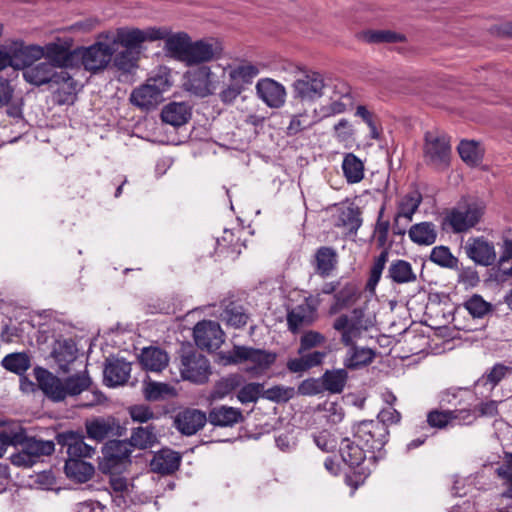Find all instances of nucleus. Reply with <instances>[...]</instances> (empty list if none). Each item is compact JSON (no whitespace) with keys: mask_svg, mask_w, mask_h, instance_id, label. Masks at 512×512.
<instances>
[{"mask_svg":"<svg viewBox=\"0 0 512 512\" xmlns=\"http://www.w3.org/2000/svg\"><path fill=\"white\" fill-rule=\"evenodd\" d=\"M437 235L436 225L428 221L416 223L408 230L410 240L418 245L429 246L434 244Z\"/></svg>","mask_w":512,"mask_h":512,"instance_id":"nucleus-36","label":"nucleus"},{"mask_svg":"<svg viewBox=\"0 0 512 512\" xmlns=\"http://www.w3.org/2000/svg\"><path fill=\"white\" fill-rule=\"evenodd\" d=\"M137 61V53L125 49L115 55L113 66L123 73H132L137 67Z\"/></svg>","mask_w":512,"mask_h":512,"instance_id":"nucleus-60","label":"nucleus"},{"mask_svg":"<svg viewBox=\"0 0 512 512\" xmlns=\"http://www.w3.org/2000/svg\"><path fill=\"white\" fill-rule=\"evenodd\" d=\"M73 41L69 37L57 38L45 46L30 45L22 48L21 52L32 59L44 57L54 68H71L77 65L79 52L72 49Z\"/></svg>","mask_w":512,"mask_h":512,"instance_id":"nucleus-1","label":"nucleus"},{"mask_svg":"<svg viewBox=\"0 0 512 512\" xmlns=\"http://www.w3.org/2000/svg\"><path fill=\"white\" fill-rule=\"evenodd\" d=\"M464 250L469 259L481 266H490L497 258L493 242L483 236L468 238Z\"/></svg>","mask_w":512,"mask_h":512,"instance_id":"nucleus-19","label":"nucleus"},{"mask_svg":"<svg viewBox=\"0 0 512 512\" xmlns=\"http://www.w3.org/2000/svg\"><path fill=\"white\" fill-rule=\"evenodd\" d=\"M240 357L243 362L248 364L244 368V371L252 377H259L266 373V371L275 363L276 354L270 351L256 349L248 346H244L241 349Z\"/></svg>","mask_w":512,"mask_h":512,"instance_id":"nucleus-17","label":"nucleus"},{"mask_svg":"<svg viewBox=\"0 0 512 512\" xmlns=\"http://www.w3.org/2000/svg\"><path fill=\"white\" fill-rule=\"evenodd\" d=\"M344 358V366L355 370L369 365L375 358V352L367 347H360L354 344L348 346Z\"/></svg>","mask_w":512,"mask_h":512,"instance_id":"nucleus-35","label":"nucleus"},{"mask_svg":"<svg viewBox=\"0 0 512 512\" xmlns=\"http://www.w3.org/2000/svg\"><path fill=\"white\" fill-rule=\"evenodd\" d=\"M143 394L148 401H161L177 395L174 386L156 381H148L144 383Z\"/></svg>","mask_w":512,"mask_h":512,"instance_id":"nucleus-44","label":"nucleus"},{"mask_svg":"<svg viewBox=\"0 0 512 512\" xmlns=\"http://www.w3.org/2000/svg\"><path fill=\"white\" fill-rule=\"evenodd\" d=\"M180 375L184 380L204 384L211 374L209 360L194 349H183L180 354Z\"/></svg>","mask_w":512,"mask_h":512,"instance_id":"nucleus-6","label":"nucleus"},{"mask_svg":"<svg viewBox=\"0 0 512 512\" xmlns=\"http://www.w3.org/2000/svg\"><path fill=\"white\" fill-rule=\"evenodd\" d=\"M186 77V89L199 97L213 94L222 81V77L218 76L207 66L198 67L187 72Z\"/></svg>","mask_w":512,"mask_h":512,"instance_id":"nucleus-13","label":"nucleus"},{"mask_svg":"<svg viewBox=\"0 0 512 512\" xmlns=\"http://www.w3.org/2000/svg\"><path fill=\"white\" fill-rule=\"evenodd\" d=\"M484 213V207L478 203L459 206L452 209L444 219L454 233L466 232L479 223Z\"/></svg>","mask_w":512,"mask_h":512,"instance_id":"nucleus-12","label":"nucleus"},{"mask_svg":"<svg viewBox=\"0 0 512 512\" xmlns=\"http://www.w3.org/2000/svg\"><path fill=\"white\" fill-rule=\"evenodd\" d=\"M223 319L228 325L241 328L247 324L249 316L243 306L230 303L223 312Z\"/></svg>","mask_w":512,"mask_h":512,"instance_id":"nucleus-56","label":"nucleus"},{"mask_svg":"<svg viewBox=\"0 0 512 512\" xmlns=\"http://www.w3.org/2000/svg\"><path fill=\"white\" fill-rule=\"evenodd\" d=\"M458 153L461 159L472 167L480 165L484 157L483 147L474 140H462L458 145Z\"/></svg>","mask_w":512,"mask_h":512,"instance_id":"nucleus-42","label":"nucleus"},{"mask_svg":"<svg viewBox=\"0 0 512 512\" xmlns=\"http://www.w3.org/2000/svg\"><path fill=\"white\" fill-rule=\"evenodd\" d=\"M54 85L59 86L54 92V100L60 105L72 104L77 92V83L69 74V79L58 80Z\"/></svg>","mask_w":512,"mask_h":512,"instance_id":"nucleus-51","label":"nucleus"},{"mask_svg":"<svg viewBox=\"0 0 512 512\" xmlns=\"http://www.w3.org/2000/svg\"><path fill=\"white\" fill-rule=\"evenodd\" d=\"M259 72V67L250 62H243L237 66L229 67V77L237 84L251 83Z\"/></svg>","mask_w":512,"mask_h":512,"instance_id":"nucleus-50","label":"nucleus"},{"mask_svg":"<svg viewBox=\"0 0 512 512\" xmlns=\"http://www.w3.org/2000/svg\"><path fill=\"white\" fill-rule=\"evenodd\" d=\"M258 97L270 108H280L285 103L286 90L275 80L261 79L256 84Z\"/></svg>","mask_w":512,"mask_h":512,"instance_id":"nucleus-23","label":"nucleus"},{"mask_svg":"<svg viewBox=\"0 0 512 512\" xmlns=\"http://www.w3.org/2000/svg\"><path fill=\"white\" fill-rule=\"evenodd\" d=\"M181 463V456L170 449H162L155 453L150 461L151 470L162 475L175 472Z\"/></svg>","mask_w":512,"mask_h":512,"instance_id":"nucleus-31","label":"nucleus"},{"mask_svg":"<svg viewBox=\"0 0 512 512\" xmlns=\"http://www.w3.org/2000/svg\"><path fill=\"white\" fill-rule=\"evenodd\" d=\"M193 335L196 345L202 350H216L224 341V333L219 323L211 320L197 323Z\"/></svg>","mask_w":512,"mask_h":512,"instance_id":"nucleus-18","label":"nucleus"},{"mask_svg":"<svg viewBox=\"0 0 512 512\" xmlns=\"http://www.w3.org/2000/svg\"><path fill=\"white\" fill-rule=\"evenodd\" d=\"M22 446L25 447L36 463L39 461L40 457L51 455L55 449V445L52 441L27 437Z\"/></svg>","mask_w":512,"mask_h":512,"instance_id":"nucleus-52","label":"nucleus"},{"mask_svg":"<svg viewBox=\"0 0 512 512\" xmlns=\"http://www.w3.org/2000/svg\"><path fill=\"white\" fill-rule=\"evenodd\" d=\"M190 117V107L184 102L169 103L162 109L161 112L162 121L174 127L186 124Z\"/></svg>","mask_w":512,"mask_h":512,"instance_id":"nucleus-33","label":"nucleus"},{"mask_svg":"<svg viewBox=\"0 0 512 512\" xmlns=\"http://www.w3.org/2000/svg\"><path fill=\"white\" fill-rule=\"evenodd\" d=\"M170 86L171 82L168 74H157L149 77L144 84L133 89L130 101L142 110L154 109L164 100L163 94Z\"/></svg>","mask_w":512,"mask_h":512,"instance_id":"nucleus-3","label":"nucleus"},{"mask_svg":"<svg viewBox=\"0 0 512 512\" xmlns=\"http://www.w3.org/2000/svg\"><path fill=\"white\" fill-rule=\"evenodd\" d=\"M510 371V369L502 364L494 365L489 372L483 375L480 379L475 383L477 386L479 385H490V390H492Z\"/></svg>","mask_w":512,"mask_h":512,"instance_id":"nucleus-63","label":"nucleus"},{"mask_svg":"<svg viewBox=\"0 0 512 512\" xmlns=\"http://www.w3.org/2000/svg\"><path fill=\"white\" fill-rule=\"evenodd\" d=\"M34 376L39 388L49 399L55 402L65 399L64 381L60 378L42 367L34 369Z\"/></svg>","mask_w":512,"mask_h":512,"instance_id":"nucleus-22","label":"nucleus"},{"mask_svg":"<svg viewBox=\"0 0 512 512\" xmlns=\"http://www.w3.org/2000/svg\"><path fill=\"white\" fill-rule=\"evenodd\" d=\"M85 429L89 439L102 442L117 434L119 424L112 416L95 417L85 422Z\"/></svg>","mask_w":512,"mask_h":512,"instance_id":"nucleus-24","label":"nucleus"},{"mask_svg":"<svg viewBox=\"0 0 512 512\" xmlns=\"http://www.w3.org/2000/svg\"><path fill=\"white\" fill-rule=\"evenodd\" d=\"M316 313V306L306 299L304 303L297 305L287 314L288 328L292 332H297L301 327L313 322Z\"/></svg>","mask_w":512,"mask_h":512,"instance_id":"nucleus-28","label":"nucleus"},{"mask_svg":"<svg viewBox=\"0 0 512 512\" xmlns=\"http://www.w3.org/2000/svg\"><path fill=\"white\" fill-rule=\"evenodd\" d=\"M342 170L348 183L355 184L364 178V165L353 153L344 156Z\"/></svg>","mask_w":512,"mask_h":512,"instance_id":"nucleus-45","label":"nucleus"},{"mask_svg":"<svg viewBox=\"0 0 512 512\" xmlns=\"http://www.w3.org/2000/svg\"><path fill=\"white\" fill-rule=\"evenodd\" d=\"M338 265V254L333 247L321 246L314 255V268L322 278L329 277Z\"/></svg>","mask_w":512,"mask_h":512,"instance_id":"nucleus-30","label":"nucleus"},{"mask_svg":"<svg viewBox=\"0 0 512 512\" xmlns=\"http://www.w3.org/2000/svg\"><path fill=\"white\" fill-rule=\"evenodd\" d=\"M422 200V194L418 190H412L398 199L392 227L395 235L406 233V226L413 220Z\"/></svg>","mask_w":512,"mask_h":512,"instance_id":"nucleus-14","label":"nucleus"},{"mask_svg":"<svg viewBox=\"0 0 512 512\" xmlns=\"http://www.w3.org/2000/svg\"><path fill=\"white\" fill-rule=\"evenodd\" d=\"M331 223L342 235L354 236L362 225L361 211L354 203L336 204L331 209Z\"/></svg>","mask_w":512,"mask_h":512,"instance_id":"nucleus-11","label":"nucleus"},{"mask_svg":"<svg viewBox=\"0 0 512 512\" xmlns=\"http://www.w3.org/2000/svg\"><path fill=\"white\" fill-rule=\"evenodd\" d=\"M64 469L68 478L79 483L87 482L94 474V466L82 459L69 458Z\"/></svg>","mask_w":512,"mask_h":512,"instance_id":"nucleus-39","label":"nucleus"},{"mask_svg":"<svg viewBox=\"0 0 512 512\" xmlns=\"http://www.w3.org/2000/svg\"><path fill=\"white\" fill-rule=\"evenodd\" d=\"M388 258V249H384L377 257L374 258L365 286L366 291L370 294H375L376 287L381 279L383 270L388 262Z\"/></svg>","mask_w":512,"mask_h":512,"instance_id":"nucleus-46","label":"nucleus"},{"mask_svg":"<svg viewBox=\"0 0 512 512\" xmlns=\"http://www.w3.org/2000/svg\"><path fill=\"white\" fill-rule=\"evenodd\" d=\"M354 105V96L351 87L345 82L338 81L334 84L329 102L320 109L323 117H331L346 112Z\"/></svg>","mask_w":512,"mask_h":512,"instance_id":"nucleus-16","label":"nucleus"},{"mask_svg":"<svg viewBox=\"0 0 512 512\" xmlns=\"http://www.w3.org/2000/svg\"><path fill=\"white\" fill-rule=\"evenodd\" d=\"M362 38L368 43H398L405 39L403 34L391 30H368L363 32Z\"/></svg>","mask_w":512,"mask_h":512,"instance_id":"nucleus-57","label":"nucleus"},{"mask_svg":"<svg viewBox=\"0 0 512 512\" xmlns=\"http://www.w3.org/2000/svg\"><path fill=\"white\" fill-rule=\"evenodd\" d=\"M347 378L348 374L345 369L327 371L322 377L323 386L331 393H341L345 387Z\"/></svg>","mask_w":512,"mask_h":512,"instance_id":"nucleus-55","label":"nucleus"},{"mask_svg":"<svg viewBox=\"0 0 512 512\" xmlns=\"http://www.w3.org/2000/svg\"><path fill=\"white\" fill-rule=\"evenodd\" d=\"M364 446L360 447L358 444L352 442L349 438H344L341 441L339 451L342 460L350 467L359 466L366 458Z\"/></svg>","mask_w":512,"mask_h":512,"instance_id":"nucleus-43","label":"nucleus"},{"mask_svg":"<svg viewBox=\"0 0 512 512\" xmlns=\"http://www.w3.org/2000/svg\"><path fill=\"white\" fill-rule=\"evenodd\" d=\"M359 296L358 286L353 281H341V286L334 294V301L329 308L330 314H337L350 307Z\"/></svg>","mask_w":512,"mask_h":512,"instance_id":"nucleus-29","label":"nucleus"},{"mask_svg":"<svg viewBox=\"0 0 512 512\" xmlns=\"http://www.w3.org/2000/svg\"><path fill=\"white\" fill-rule=\"evenodd\" d=\"M452 426L459 425H471L478 418L476 408L471 407H457L450 409Z\"/></svg>","mask_w":512,"mask_h":512,"instance_id":"nucleus-61","label":"nucleus"},{"mask_svg":"<svg viewBox=\"0 0 512 512\" xmlns=\"http://www.w3.org/2000/svg\"><path fill=\"white\" fill-rule=\"evenodd\" d=\"M92 384V380L87 370L67 377L64 380L65 398L67 396H76L87 390Z\"/></svg>","mask_w":512,"mask_h":512,"instance_id":"nucleus-49","label":"nucleus"},{"mask_svg":"<svg viewBox=\"0 0 512 512\" xmlns=\"http://www.w3.org/2000/svg\"><path fill=\"white\" fill-rule=\"evenodd\" d=\"M465 309L473 318L482 319L492 313L493 306L490 302L483 299L482 296L474 294L469 297L463 304Z\"/></svg>","mask_w":512,"mask_h":512,"instance_id":"nucleus-53","label":"nucleus"},{"mask_svg":"<svg viewBox=\"0 0 512 512\" xmlns=\"http://www.w3.org/2000/svg\"><path fill=\"white\" fill-rule=\"evenodd\" d=\"M157 436L153 426L138 427L133 430L130 443L133 447L146 449L156 443Z\"/></svg>","mask_w":512,"mask_h":512,"instance_id":"nucleus-54","label":"nucleus"},{"mask_svg":"<svg viewBox=\"0 0 512 512\" xmlns=\"http://www.w3.org/2000/svg\"><path fill=\"white\" fill-rule=\"evenodd\" d=\"M387 277L397 284L411 283L417 278L411 264L402 259H397L390 264Z\"/></svg>","mask_w":512,"mask_h":512,"instance_id":"nucleus-41","label":"nucleus"},{"mask_svg":"<svg viewBox=\"0 0 512 512\" xmlns=\"http://www.w3.org/2000/svg\"><path fill=\"white\" fill-rule=\"evenodd\" d=\"M1 365L7 370L17 375H23L31 366V360L27 353L16 352L6 355Z\"/></svg>","mask_w":512,"mask_h":512,"instance_id":"nucleus-48","label":"nucleus"},{"mask_svg":"<svg viewBox=\"0 0 512 512\" xmlns=\"http://www.w3.org/2000/svg\"><path fill=\"white\" fill-rule=\"evenodd\" d=\"M35 59L22 55L23 78L30 84L41 86L44 84L54 85L58 80L69 79V73L65 70L55 71V68L48 62L32 64Z\"/></svg>","mask_w":512,"mask_h":512,"instance_id":"nucleus-9","label":"nucleus"},{"mask_svg":"<svg viewBox=\"0 0 512 512\" xmlns=\"http://www.w3.org/2000/svg\"><path fill=\"white\" fill-rule=\"evenodd\" d=\"M430 260L444 268L454 269L458 266V259L451 253L446 246H436L432 249Z\"/></svg>","mask_w":512,"mask_h":512,"instance_id":"nucleus-59","label":"nucleus"},{"mask_svg":"<svg viewBox=\"0 0 512 512\" xmlns=\"http://www.w3.org/2000/svg\"><path fill=\"white\" fill-rule=\"evenodd\" d=\"M131 373V365L124 359H113L106 363L104 368V383L108 387L124 385Z\"/></svg>","mask_w":512,"mask_h":512,"instance_id":"nucleus-26","label":"nucleus"},{"mask_svg":"<svg viewBox=\"0 0 512 512\" xmlns=\"http://www.w3.org/2000/svg\"><path fill=\"white\" fill-rule=\"evenodd\" d=\"M166 35H168V33L164 28H119L115 34H107L106 39L110 40L112 46L115 48L120 44L125 47L126 50H132L139 48L144 42L165 39Z\"/></svg>","mask_w":512,"mask_h":512,"instance_id":"nucleus-4","label":"nucleus"},{"mask_svg":"<svg viewBox=\"0 0 512 512\" xmlns=\"http://www.w3.org/2000/svg\"><path fill=\"white\" fill-rule=\"evenodd\" d=\"M325 87L323 76L315 71L307 72L297 79L294 84L295 95L303 100L320 98Z\"/></svg>","mask_w":512,"mask_h":512,"instance_id":"nucleus-21","label":"nucleus"},{"mask_svg":"<svg viewBox=\"0 0 512 512\" xmlns=\"http://www.w3.org/2000/svg\"><path fill=\"white\" fill-rule=\"evenodd\" d=\"M222 50L221 42L214 38L191 42L186 64L212 61L220 57Z\"/></svg>","mask_w":512,"mask_h":512,"instance_id":"nucleus-20","label":"nucleus"},{"mask_svg":"<svg viewBox=\"0 0 512 512\" xmlns=\"http://www.w3.org/2000/svg\"><path fill=\"white\" fill-rule=\"evenodd\" d=\"M140 480L139 477L132 481L122 477L111 478L112 500L117 507L125 509L129 504L144 503L149 499V495L140 490Z\"/></svg>","mask_w":512,"mask_h":512,"instance_id":"nucleus-10","label":"nucleus"},{"mask_svg":"<svg viewBox=\"0 0 512 512\" xmlns=\"http://www.w3.org/2000/svg\"><path fill=\"white\" fill-rule=\"evenodd\" d=\"M22 48H26L22 43H13L11 46H3L0 48V71L7 67H19L18 57L24 55Z\"/></svg>","mask_w":512,"mask_h":512,"instance_id":"nucleus-58","label":"nucleus"},{"mask_svg":"<svg viewBox=\"0 0 512 512\" xmlns=\"http://www.w3.org/2000/svg\"><path fill=\"white\" fill-rule=\"evenodd\" d=\"M130 441L111 440L107 442L103 449V460L100 462V468L103 472L112 473L125 462L129 461L133 451Z\"/></svg>","mask_w":512,"mask_h":512,"instance_id":"nucleus-15","label":"nucleus"},{"mask_svg":"<svg viewBox=\"0 0 512 512\" xmlns=\"http://www.w3.org/2000/svg\"><path fill=\"white\" fill-rule=\"evenodd\" d=\"M166 50L176 59L186 63L191 39L186 33H177L165 37Z\"/></svg>","mask_w":512,"mask_h":512,"instance_id":"nucleus-40","label":"nucleus"},{"mask_svg":"<svg viewBox=\"0 0 512 512\" xmlns=\"http://www.w3.org/2000/svg\"><path fill=\"white\" fill-rule=\"evenodd\" d=\"M427 423L433 428L443 429L452 426L450 409H434L427 414Z\"/></svg>","mask_w":512,"mask_h":512,"instance_id":"nucleus-64","label":"nucleus"},{"mask_svg":"<svg viewBox=\"0 0 512 512\" xmlns=\"http://www.w3.org/2000/svg\"><path fill=\"white\" fill-rule=\"evenodd\" d=\"M373 325L374 317L368 314L364 308L358 307L336 317L332 327L339 333L341 343L350 346L356 343Z\"/></svg>","mask_w":512,"mask_h":512,"instance_id":"nucleus-2","label":"nucleus"},{"mask_svg":"<svg viewBox=\"0 0 512 512\" xmlns=\"http://www.w3.org/2000/svg\"><path fill=\"white\" fill-rule=\"evenodd\" d=\"M353 435L368 452L381 453L388 441L389 431L383 422L364 420L353 427Z\"/></svg>","mask_w":512,"mask_h":512,"instance_id":"nucleus-7","label":"nucleus"},{"mask_svg":"<svg viewBox=\"0 0 512 512\" xmlns=\"http://www.w3.org/2000/svg\"><path fill=\"white\" fill-rule=\"evenodd\" d=\"M424 159L438 170L446 169L450 164V139L439 131H427L424 137Z\"/></svg>","mask_w":512,"mask_h":512,"instance_id":"nucleus-5","label":"nucleus"},{"mask_svg":"<svg viewBox=\"0 0 512 512\" xmlns=\"http://www.w3.org/2000/svg\"><path fill=\"white\" fill-rule=\"evenodd\" d=\"M64 437L69 458H91L95 453V448L85 443L83 436L74 432H68Z\"/></svg>","mask_w":512,"mask_h":512,"instance_id":"nucleus-38","label":"nucleus"},{"mask_svg":"<svg viewBox=\"0 0 512 512\" xmlns=\"http://www.w3.org/2000/svg\"><path fill=\"white\" fill-rule=\"evenodd\" d=\"M207 420L208 417L204 412L198 409H186L177 414L175 425L182 434L191 436L203 428Z\"/></svg>","mask_w":512,"mask_h":512,"instance_id":"nucleus-25","label":"nucleus"},{"mask_svg":"<svg viewBox=\"0 0 512 512\" xmlns=\"http://www.w3.org/2000/svg\"><path fill=\"white\" fill-rule=\"evenodd\" d=\"M243 420L239 408L221 405L210 410L208 421L218 427H232Z\"/></svg>","mask_w":512,"mask_h":512,"instance_id":"nucleus-32","label":"nucleus"},{"mask_svg":"<svg viewBox=\"0 0 512 512\" xmlns=\"http://www.w3.org/2000/svg\"><path fill=\"white\" fill-rule=\"evenodd\" d=\"M79 54L77 55V63L81 64L85 70L90 72H97L105 69L111 62L112 55L115 52V47L112 46L110 40H99L89 47L77 48Z\"/></svg>","mask_w":512,"mask_h":512,"instance_id":"nucleus-8","label":"nucleus"},{"mask_svg":"<svg viewBox=\"0 0 512 512\" xmlns=\"http://www.w3.org/2000/svg\"><path fill=\"white\" fill-rule=\"evenodd\" d=\"M77 347L72 339H58L55 341L52 356L62 370L76 359Z\"/></svg>","mask_w":512,"mask_h":512,"instance_id":"nucleus-37","label":"nucleus"},{"mask_svg":"<svg viewBox=\"0 0 512 512\" xmlns=\"http://www.w3.org/2000/svg\"><path fill=\"white\" fill-rule=\"evenodd\" d=\"M26 432L24 428L15 421H10L0 430V440L5 448L8 446L22 445L26 440Z\"/></svg>","mask_w":512,"mask_h":512,"instance_id":"nucleus-47","label":"nucleus"},{"mask_svg":"<svg viewBox=\"0 0 512 512\" xmlns=\"http://www.w3.org/2000/svg\"><path fill=\"white\" fill-rule=\"evenodd\" d=\"M139 360L146 370L160 372L168 365L169 356L161 348L148 347L142 350Z\"/></svg>","mask_w":512,"mask_h":512,"instance_id":"nucleus-34","label":"nucleus"},{"mask_svg":"<svg viewBox=\"0 0 512 512\" xmlns=\"http://www.w3.org/2000/svg\"><path fill=\"white\" fill-rule=\"evenodd\" d=\"M240 384L241 377L236 374L221 378L214 386L213 395L216 398H224L237 389Z\"/></svg>","mask_w":512,"mask_h":512,"instance_id":"nucleus-62","label":"nucleus"},{"mask_svg":"<svg viewBox=\"0 0 512 512\" xmlns=\"http://www.w3.org/2000/svg\"><path fill=\"white\" fill-rule=\"evenodd\" d=\"M437 399L440 408L450 409V407H454L455 409L470 404L473 400V394L467 387H449L441 390Z\"/></svg>","mask_w":512,"mask_h":512,"instance_id":"nucleus-27","label":"nucleus"}]
</instances>
